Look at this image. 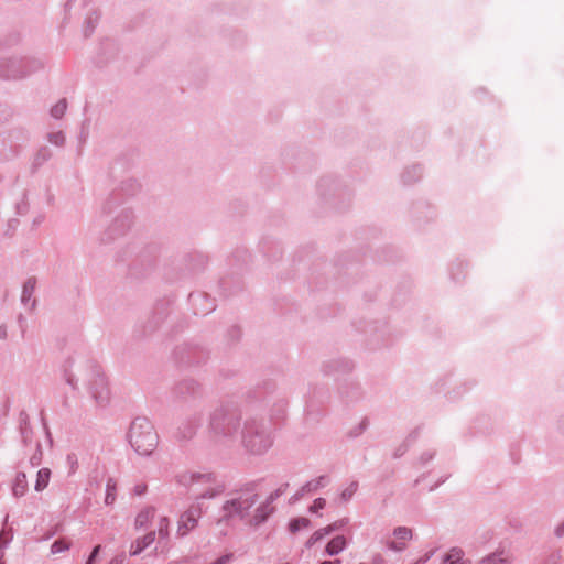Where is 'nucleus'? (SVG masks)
Here are the masks:
<instances>
[{"instance_id":"obj_1","label":"nucleus","mask_w":564,"mask_h":564,"mask_svg":"<svg viewBox=\"0 0 564 564\" xmlns=\"http://www.w3.org/2000/svg\"><path fill=\"white\" fill-rule=\"evenodd\" d=\"M130 443L141 455H150L158 445V435L147 419H137L130 427Z\"/></svg>"},{"instance_id":"obj_2","label":"nucleus","mask_w":564,"mask_h":564,"mask_svg":"<svg viewBox=\"0 0 564 564\" xmlns=\"http://www.w3.org/2000/svg\"><path fill=\"white\" fill-rule=\"evenodd\" d=\"M202 514L197 506H191L178 519L176 533L178 536H185L192 531L198 522Z\"/></svg>"},{"instance_id":"obj_3","label":"nucleus","mask_w":564,"mask_h":564,"mask_svg":"<svg viewBox=\"0 0 564 564\" xmlns=\"http://www.w3.org/2000/svg\"><path fill=\"white\" fill-rule=\"evenodd\" d=\"M197 482L204 486L196 489L199 499L213 498L224 491V486L216 482L209 475L199 476Z\"/></svg>"},{"instance_id":"obj_4","label":"nucleus","mask_w":564,"mask_h":564,"mask_svg":"<svg viewBox=\"0 0 564 564\" xmlns=\"http://www.w3.org/2000/svg\"><path fill=\"white\" fill-rule=\"evenodd\" d=\"M412 539V530L405 527H398L393 531V538L389 542V547L393 551H402L406 543Z\"/></svg>"},{"instance_id":"obj_5","label":"nucleus","mask_w":564,"mask_h":564,"mask_svg":"<svg viewBox=\"0 0 564 564\" xmlns=\"http://www.w3.org/2000/svg\"><path fill=\"white\" fill-rule=\"evenodd\" d=\"M254 497L252 495H248L246 497H239L237 499H232L225 505V509L230 513H242L247 511L253 503Z\"/></svg>"},{"instance_id":"obj_6","label":"nucleus","mask_w":564,"mask_h":564,"mask_svg":"<svg viewBox=\"0 0 564 564\" xmlns=\"http://www.w3.org/2000/svg\"><path fill=\"white\" fill-rule=\"evenodd\" d=\"M343 524V522H334L323 529L315 531L306 541V546L312 547L316 542L330 534L333 531L339 529Z\"/></svg>"},{"instance_id":"obj_7","label":"nucleus","mask_w":564,"mask_h":564,"mask_svg":"<svg viewBox=\"0 0 564 564\" xmlns=\"http://www.w3.org/2000/svg\"><path fill=\"white\" fill-rule=\"evenodd\" d=\"M442 564H471L469 560H463V551L453 547L444 557Z\"/></svg>"},{"instance_id":"obj_8","label":"nucleus","mask_w":564,"mask_h":564,"mask_svg":"<svg viewBox=\"0 0 564 564\" xmlns=\"http://www.w3.org/2000/svg\"><path fill=\"white\" fill-rule=\"evenodd\" d=\"M12 490L14 496L17 497H21L26 492L28 479L25 474L20 473L15 476Z\"/></svg>"},{"instance_id":"obj_9","label":"nucleus","mask_w":564,"mask_h":564,"mask_svg":"<svg viewBox=\"0 0 564 564\" xmlns=\"http://www.w3.org/2000/svg\"><path fill=\"white\" fill-rule=\"evenodd\" d=\"M50 477H51V470L48 468L40 469L37 471V477H36L35 486H34L35 490L36 491L44 490L48 486Z\"/></svg>"},{"instance_id":"obj_10","label":"nucleus","mask_w":564,"mask_h":564,"mask_svg":"<svg viewBox=\"0 0 564 564\" xmlns=\"http://www.w3.org/2000/svg\"><path fill=\"white\" fill-rule=\"evenodd\" d=\"M346 545V540L344 536L338 535L334 538L327 545H326V552L329 555L338 554L340 551L344 550Z\"/></svg>"},{"instance_id":"obj_11","label":"nucleus","mask_w":564,"mask_h":564,"mask_svg":"<svg viewBox=\"0 0 564 564\" xmlns=\"http://www.w3.org/2000/svg\"><path fill=\"white\" fill-rule=\"evenodd\" d=\"M154 541V533H148L142 539L135 541L134 545H132V554H138L143 551L148 545H150Z\"/></svg>"},{"instance_id":"obj_12","label":"nucleus","mask_w":564,"mask_h":564,"mask_svg":"<svg viewBox=\"0 0 564 564\" xmlns=\"http://www.w3.org/2000/svg\"><path fill=\"white\" fill-rule=\"evenodd\" d=\"M479 564H510V558L503 552L484 558Z\"/></svg>"},{"instance_id":"obj_13","label":"nucleus","mask_w":564,"mask_h":564,"mask_svg":"<svg viewBox=\"0 0 564 564\" xmlns=\"http://www.w3.org/2000/svg\"><path fill=\"white\" fill-rule=\"evenodd\" d=\"M154 513L153 509H145L141 511L135 519V524L140 528L145 527L150 520L154 518Z\"/></svg>"},{"instance_id":"obj_14","label":"nucleus","mask_w":564,"mask_h":564,"mask_svg":"<svg viewBox=\"0 0 564 564\" xmlns=\"http://www.w3.org/2000/svg\"><path fill=\"white\" fill-rule=\"evenodd\" d=\"M310 527V520L306 518H296L290 521L289 523V530L292 533H296L297 531L302 529H306Z\"/></svg>"},{"instance_id":"obj_15","label":"nucleus","mask_w":564,"mask_h":564,"mask_svg":"<svg viewBox=\"0 0 564 564\" xmlns=\"http://www.w3.org/2000/svg\"><path fill=\"white\" fill-rule=\"evenodd\" d=\"M325 484H326V478L325 477H319V478H317L315 480L308 481L305 486H303V488L301 489V492L303 495L304 492L315 491L319 487L325 486Z\"/></svg>"},{"instance_id":"obj_16","label":"nucleus","mask_w":564,"mask_h":564,"mask_svg":"<svg viewBox=\"0 0 564 564\" xmlns=\"http://www.w3.org/2000/svg\"><path fill=\"white\" fill-rule=\"evenodd\" d=\"M170 521L166 517H160L158 522V533L160 539H166L169 536Z\"/></svg>"},{"instance_id":"obj_17","label":"nucleus","mask_w":564,"mask_h":564,"mask_svg":"<svg viewBox=\"0 0 564 564\" xmlns=\"http://www.w3.org/2000/svg\"><path fill=\"white\" fill-rule=\"evenodd\" d=\"M67 108V104L65 100H59L51 110L52 116L55 118H61Z\"/></svg>"},{"instance_id":"obj_18","label":"nucleus","mask_w":564,"mask_h":564,"mask_svg":"<svg viewBox=\"0 0 564 564\" xmlns=\"http://www.w3.org/2000/svg\"><path fill=\"white\" fill-rule=\"evenodd\" d=\"M69 549V543L66 542V541H55L53 544H52V553L56 554V553H61V552H64L66 550Z\"/></svg>"},{"instance_id":"obj_19","label":"nucleus","mask_w":564,"mask_h":564,"mask_svg":"<svg viewBox=\"0 0 564 564\" xmlns=\"http://www.w3.org/2000/svg\"><path fill=\"white\" fill-rule=\"evenodd\" d=\"M113 490H115V486L111 485V482L109 481L107 484V495H106V503H112L115 501V494H113Z\"/></svg>"},{"instance_id":"obj_20","label":"nucleus","mask_w":564,"mask_h":564,"mask_svg":"<svg viewBox=\"0 0 564 564\" xmlns=\"http://www.w3.org/2000/svg\"><path fill=\"white\" fill-rule=\"evenodd\" d=\"M325 499L318 498L316 499L313 505L310 507L311 512H317L318 510L323 509L325 507Z\"/></svg>"},{"instance_id":"obj_21","label":"nucleus","mask_w":564,"mask_h":564,"mask_svg":"<svg viewBox=\"0 0 564 564\" xmlns=\"http://www.w3.org/2000/svg\"><path fill=\"white\" fill-rule=\"evenodd\" d=\"M99 551H100V545H97V546L94 547V550H93V552H91V554H90V556H89V558L87 561V564H93L94 563V561H95L96 556L98 555Z\"/></svg>"},{"instance_id":"obj_22","label":"nucleus","mask_w":564,"mask_h":564,"mask_svg":"<svg viewBox=\"0 0 564 564\" xmlns=\"http://www.w3.org/2000/svg\"><path fill=\"white\" fill-rule=\"evenodd\" d=\"M288 484L282 485L275 492V497L283 494L288 489Z\"/></svg>"},{"instance_id":"obj_23","label":"nucleus","mask_w":564,"mask_h":564,"mask_svg":"<svg viewBox=\"0 0 564 564\" xmlns=\"http://www.w3.org/2000/svg\"><path fill=\"white\" fill-rule=\"evenodd\" d=\"M563 533H564V529H562L561 527H560V528H557V530H556V534H557V535H562Z\"/></svg>"},{"instance_id":"obj_24","label":"nucleus","mask_w":564,"mask_h":564,"mask_svg":"<svg viewBox=\"0 0 564 564\" xmlns=\"http://www.w3.org/2000/svg\"><path fill=\"white\" fill-rule=\"evenodd\" d=\"M338 562H329V561H324L322 562L321 564H337Z\"/></svg>"},{"instance_id":"obj_25","label":"nucleus","mask_w":564,"mask_h":564,"mask_svg":"<svg viewBox=\"0 0 564 564\" xmlns=\"http://www.w3.org/2000/svg\"><path fill=\"white\" fill-rule=\"evenodd\" d=\"M427 560V556L424 560H419L415 564H423Z\"/></svg>"},{"instance_id":"obj_26","label":"nucleus","mask_w":564,"mask_h":564,"mask_svg":"<svg viewBox=\"0 0 564 564\" xmlns=\"http://www.w3.org/2000/svg\"><path fill=\"white\" fill-rule=\"evenodd\" d=\"M354 491H355V488H351V489L349 490V497L354 494Z\"/></svg>"},{"instance_id":"obj_27","label":"nucleus","mask_w":564,"mask_h":564,"mask_svg":"<svg viewBox=\"0 0 564 564\" xmlns=\"http://www.w3.org/2000/svg\"><path fill=\"white\" fill-rule=\"evenodd\" d=\"M347 495L349 496V491H344V492H343V496H344V497H346Z\"/></svg>"},{"instance_id":"obj_28","label":"nucleus","mask_w":564,"mask_h":564,"mask_svg":"<svg viewBox=\"0 0 564 564\" xmlns=\"http://www.w3.org/2000/svg\"><path fill=\"white\" fill-rule=\"evenodd\" d=\"M347 495L349 496V491H344V492H343V496H344V497H346Z\"/></svg>"}]
</instances>
